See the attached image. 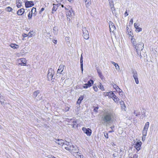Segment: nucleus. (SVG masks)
Wrapping results in <instances>:
<instances>
[{
    "label": "nucleus",
    "instance_id": "1",
    "mask_svg": "<svg viewBox=\"0 0 158 158\" xmlns=\"http://www.w3.org/2000/svg\"><path fill=\"white\" fill-rule=\"evenodd\" d=\"M113 118L112 113L107 111L103 114L102 117V119L104 123L107 124L110 123Z\"/></svg>",
    "mask_w": 158,
    "mask_h": 158
},
{
    "label": "nucleus",
    "instance_id": "2",
    "mask_svg": "<svg viewBox=\"0 0 158 158\" xmlns=\"http://www.w3.org/2000/svg\"><path fill=\"white\" fill-rule=\"evenodd\" d=\"M65 148L72 153H76L77 152V147L76 146L70 145L69 147H65Z\"/></svg>",
    "mask_w": 158,
    "mask_h": 158
},
{
    "label": "nucleus",
    "instance_id": "3",
    "mask_svg": "<svg viewBox=\"0 0 158 158\" xmlns=\"http://www.w3.org/2000/svg\"><path fill=\"white\" fill-rule=\"evenodd\" d=\"M82 31L83 32V36L84 38L86 40H87L89 37V34L88 31L86 30V28L85 27L82 28Z\"/></svg>",
    "mask_w": 158,
    "mask_h": 158
},
{
    "label": "nucleus",
    "instance_id": "4",
    "mask_svg": "<svg viewBox=\"0 0 158 158\" xmlns=\"http://www.w3.org/2000/svg\"><path fill=\"white\" fill-rule=\"evenodd\" d=\"M143 44L142 42L140 43L139 44H137L135 45L137 52L138 50H142L143 48Z\"/></svg>",
    "mask_w": 158,
    "mask_h": 158
},
{
    "label": "nucleus",
    "instance_id": "5",
    "mask_svg": "<svg viewBox=\"0 0 158 158\" xmlns=\"http://www.w3.org/2000/svg\"><path fill=\"white\" fill-rule=\"evenodd\" d=\"M149 125V122H147L146 123L143 130L142 134H143L144 135H147Z\"/></svg>",
    "mask_w": 158,
    "mask_h": 158
},
{
    "label": "nucleus",
    "instance_id": "6",
    "mask_svg": "<svg viewBox=\"0 0 158 158\" xmlns=\"http://www.w3.org/2000/svg\"><path fill=\"white\" fill-rule=\"evenodd\" d=\"M82 130L87 135H91L92 133V131L91 129L89 128H86L85 127H83L82 128Z\"/></svg>",
    "mask_w": 158,
    "mask_h": 158
},
{
    "label": "nucleus",
    "instance_id": "7",
    "mask_svg": "<svg viewBox=\"0 0 158 158\" xmlns=\"http://www.w3.org/2000/svg\"><path fill=\"white\" fill-rule=\"evenodd\" d=\"M109 24L110 31L113 33L114 31L116 30L115 26H114L113 23L111 21L109 22Z\"/></svg>",
    "mask_w": 158,
    "mask_h": 158
},
{
    "label": "nucleus",
    "instance_id": "8",
    "mask_svg": "<svg viewBox=\"0 0 158 158\" xmlns=\"http://www.w3.org/2000/svg\"><path fill=\"white\" fill-rule=\"evenodd\" d=\"M54 70L52 69L49 70V72L48 74V79H52L54 74Z\"/></svg>",
    "mask_w": 158,
    "mask_h": 158
},
{
    "label": "nucleus",
    "instance_id": "9",
    "mask_svg": "<svg viewBox=\"0 0 158 158\" xmlns=\"http://www.w3.org/2000/svg\"><path fill=\"white\" fill-rule=\"evenodd\" d=\"M142 144V143L141 141H138L136 143L134 147L137 151H138L140 149Z\"/></svg>",
    "mask_w": 158,
    "mask_h": 158
},
{
    "label": "nucleus",
    "instance_id": "10",
    "mask_svg": "<svg viewBox=\"0 0 158 158\" xmlns=\"http://www.w3.org/2000/svg\"><path fill=\"white\" fill-rule=\"evenodd\" d=\"M64 66L62 64H60L59 67V68L57 71V73H59L60 74H63V70L64 69Z\"/></svg>",
    "mask_w": 158,
    "mask_h": 158
},
{
    "label": "nucleus",
    "instance_id": "11",
    "mask_svg": "<svg viewBox=\"0 0 158 158\" xmlns=\"http://www.w3.org/2000/svg\"><path fill=\"white\" fill-rule=\"evenodd\" d=\"M34 5V3L33 1H27L25 3V6L27 8L32 7Z\"/></svg>",
    "mask_w": 158,
    "mask_h": 158
},
{
    "label": "nucleus",
    "instance_id": "12",
    "mask_svg": "<svg viewBox=\"0 0 158 158\" xmlns=\"http://www.w3.org/2000/svg\"><path fill=\"white\" fill-rule=\"evenodd\" d=\"M54 141L57 143L61 145H63L64 143V141L62 139H55Z\"/></svg>",
    "mask_w": 158,
    "mask_h": 158
},
{
    "label": "nucleus",
    "instance_id": "13",
    "mask_svg": "<svg viewBox=\"0 0 158 158\" xmlns=\"http://www.w3.org/2000/svg\"><path fill=\"white\" fill-rule=\"evenodd\" d=\"M61 5L60 3H58L57 4H53V7L52 8V13H53L54 12L56 11L58 7Z\"/></svg>",
    "mask_w": 158,
    "mask_h": 158
},
{
    "label": "nucleus",
    "instance_id": "14",
    "mask_svg": "<svg viewBox=\"0 0 158 158\" xmlns=\"http://www.w3.org/2000/svg\"><path fill=\"white\" fill-rule=\"evenodd\" d=\"M109 1V4L111 10H112V13H113V9H114V5L113 4V1L112 0H108Z\"/></svg>",
    "mask_w": 158,
    "mask_h": 158
},
{
    "label": "nucleus",
    "instance_id": "15",
    "mask_svg": "<svg viewBox=\"0 0 158 158\" xmlns=\"http://www.w3.org/2000/svg\"><path fill=\"white\" fill-rule=\"evenodd\" d=\"M139 25L136 23H134V27L136 29L135 31L136 32H138L141 31L142 28L139 27Z\"/></svg>",
    "mask_w": 158,
    "mask_h": 158
},
{
    "label": "nucleus",
    "instance_id": "16",
    "mask_svg": "<svg viewBox=\"0 0 158 158\" xmlns=\"http://www.w3.org/2000/svg\"><path fill=\"white\" fill-rule=\"evenodd\" d=\"M96 69L97 70V72L98 73L99 76L102 79L103 77L101 71L99 69L98 67L96 68Z\"/></svg>",
    "mask_w": 158,
    "mask_h": 158
},
{
    "label": "nucleus",
    "instance_id": "17",
    "mask_svg": "<svg viewBox=\"0 0 158 158\" xmlns=\"http://www.w3.org/2000/svg\"><path fill=\"white\" fill-rule=\"evenodd\" d=\"M25 10L23 8H21L17 12V14L19 15H22L24 12Z\"/></svg>",
    "mask_w": 158,
    "mask_h": 158
},
{
    "label": "nucleus",
    "instance_id": "18",
    "mask_svg": "<svg viewBox=\"0 0 158 158\" xmlns=\"http://www.w3.org/2000/svg\"><path fill=\"white\" fill-rule=\"evenodd\" d=\"M83 57L82 55H81L80 58V63H81V70L82 73H83Z\"/></svg>",
    "mask_w": 158,
    "mask_h": 158
},
{
    "label": "nucleus",
    "instance_id": "19",
    "mask_svg": "<svg viewBox=\"0 0 158 158\" xmlns=\"http://www.w3.org/2000/svg\"><path fill=\"white\" fill-rule=\"evenodd\" d=\"M120 104L121 105V107L122 109L123 110H125V108L126 107L125 106L124 102L123 101L120 102Z\"/></svg>",
    "mask_w": 158,
    "mask_h": 158
},
{
    "label": "nucleus",
    "instance_id": "20",
    "mask_svg": "<svg viewBox=\"0 0 158 158\" xmlns=\"http://www.w3.org/2000/svg\"><path fill=\"white\" fill-rule=\"evenodd\" d=\"M85 2L86 7L89 8L91 4V0H88L87 1H85Z\"/></svg>",
    "mask_w": 158,
    "mask_h": 158
},
{
    "label": "nucleus",
    "instance_id": "21",
    "mask_svg": "<svg viewBox=\"0 0 158 158\" xmlns=\"http://www.w3.org/2000/svg\"><path fill=\"white\" fill-rule=\"evenodd\" d=\"M75 156L76 158H83V155L78 152L75 153Z\"/></svg>",
    "mask_w": 158,
    "mask_h": 158
},
{
    "label": "nucleus",
    "instance_id": "22",
    "mask_svg": "<svg viewBox=\"0 0 158 158\" xmlns=\"http://www.w3.org/2000/svg\"><path fill=\"white\" fill-rule=\"evenodd\" d=\"M113 95L112 98L115 102L118 103L119 100V98L116 95Z\"/></svg>",
    "mask_w": 158,
    "mask_h": 158
},
{
    "label": "nucleus",
    "instance_id": "23",
    "mask_svg": "<svg viewBox=\"0 0 158 158\" xmlns=\"http://www.w3.org/2000/svg\"><path fill=\"white\" fill-rule=\"evenodd\" d=\"M114 95L113 92L112 91L109 92H107L106 93V96H109V97H110L111 98H112L113 97V96H114L113 95Z\"/></svg>",
    "mask_w": 158,
    "mask_h": 158
},
{
    "label": "nucleus",
    "instance_id": "24",
    "mask_svg": "<svg viewBox=\"0 0 158 158\" xmlns=\"http://www.w3.org/2000/svg\"><path fill=\"white\" fill-rule=\"evenodd\" d=\"M133 77L134 78L138 77V74L135 70H133L132 71Z\"/></svg>",
    "mask_w": 158,
    "mask_h": 158
},
{
    "label": "nucleus",
    "instance_id": "25",
    "mask_svg": "<svg viewBox=\"0 0 158 158\" xmlns=\"http://www.w3.org/2000/svg\"><path fill=\"white\" fill-rule=\"evenodd\" d=\"M40 93V91L39 90L35 91L33 94V97L35 98L37 97V95Z\"/></svg>",
    "mask_w": 158,
    "mask_h": 158
},
{
    "label": "nucleus",
    "instance_id": "26",
    "mask_svg": "<svg viewBox=\"0 0 158 158\" xmlns=\"http://www.w3.org/2000/svg\"><path fill=\"white\" fill-rule=\"evenodd\" d=\"M83 99V97L81 96L79 97L77 102V103L79 104H80L81 103V101Z\"/></svg>",
    "mask_w": 158,
    "mask_h": 158
},
{
    "label": "nucleus",
    "instance_id": "27",
    "mask_svg": "<svg viewBox=\"0 0 158 158\" xmlns=\"http://www.w3.org/2000/svg\"><path fill=\"white\" fill-rule=\"evenodd\" d=\"M94 83V81L92 80H90L89 81L88 83H87L88 85H89V87L91 86Z\"/></svg>",
    "mask_w": 158,
    "mask_h": 158
},
{
    "label": "nucleus",
    "instance_id": "28",
    "mask_svg": "<svg viewBox=\"0 0 158 158\" xmlns=\"http://www.w3.org/2000/svg\"><path fill=\"white\" fill-rule=\"evenodd\" d=\"M10 46L11 48H12L14 49H17L19 47L18 45H16V44H11L10 45Z\"/></svg>",
    "mask_w": 158,
    "mask_h": 158
},
{
    "label": "nucleus",
    "instance_id": "29",
    "mask_svg": "<svg viewBox=\"0 0 158 158\" xmlns=\"http://www.w3.org/2000/svg\"><path fill=\"white\" fill-rule=\"evenodd\" d=\"M99 88L102 90H104V88L103 85H102V84L100 83L99 85L98 86Z\"/></svg>",
    "mask_w": 158,
    "mask_h": 158
},
{
    "label": "nucleus",
    "instance_id": "30",
    "mask_svg": "<svg viewBox=\"0 0 158 158\" xmlns=\"http://www.w3.org/2000/svg\"><path fill=\"white\" fill-rule=\"evenodd\" d=\"M71 143L69 142H68L67 141H64V144L67 145L66 147H69V146L71 145Z\"/></svg>",
    "mask_w": 158,
    "mask_h": 158
},
{
    "label": "nucleus",
    "instance_id": "31",
    "mask_svg": "<svg viewBox=\"0 0 158 158\" xmlns=\"http://www.w3.org/2000/svg\"><path fill=\"white\" fill-rule=\"evenodd\" d=\"M13 9L10 6L6 7V10L8 12L11 11Z\"/></svg>",
    "mask_w": 158,
    "mask_h": 158
},
{
    "label": "nucleus",
    "instance_id": "32",
    "mask_svg": "<svg viewBox=\"0 0 158 158\" xmlns=\"http://www.w3.org/2000/svg\"><path fill=\"white\" fill-rule=\"evenodd\" d=\"M117 91H118L119 92V94L120 95V93H121L122 92V90L119 88L118 86V88L117 87V88L115 89Z\"/></svg>",
    "mask_w": 158,
    "mask_h": 158
},
{
    "label": "nucleus",
    "instance_id": "33",
    "mask_svg": "<svg viewBox=\"0 0 158 158\" xmlns=\"http://www.w3.org/2000/svg\"><path fill=\"white\" fill-rule=\"evenodd\" d=\"M31 14H35V12H36V8L33 7L32 9L31 10Z\"/></svg>",
    "mask_w": 158,
    "mask_h": 158
},
{
    "label": "nucleus",
    "instance_id": "34",
    "mask_svg": "<svg viewBox=\"0 0 158 158\" xmlns=\"http://www.w3.org/2000/svg\"><path fill=\"white\" fill-rule=\"evenodd\" d=\"M83 87L84 89H87L88 87H89V85H88L86 83L84 84L83 86Z\"/></svg>",
    "mask_w": 158,
    "mask_h": 158
},
{
    "label": "nucleus",
    "instance_id": "35",
    "mask_svg": "<svg viewBox=\"0 0 158 158\" xmlns=\"http://www.w3.org/2000/svg\"><path fill=\"white\" fill-rule=\"evenodd\" d=\"M134 78L135 80L136 83L137 84H138L139 83V81L138 77L135 78Z\"/></svg>",
    "mask_w": 158,
    "mask_h": 158
},
{
    "label": "nucleus",
    "instance_id": "36",
    "mask_svg": "<svg viewBox=\"0 0 158 158\" xmlns=\"http://www.w3.org/2000/svg\"><path fill=\"white\" fill-rule=\"evenodd\" d=\"M93 88L94 91L97 92L98 91V88L96 86H95L94 85L93 87Z\"/></svg>",
    "mask_w": 158,
    "mask_h": 158
},
{
    "label": "nucleus",
    "instance_id": "37",
    "mask_svg": "<svg viewBox=\"0 0 158 158\" xmlns=\"http://www.w3.org/2000/svg\"><path fill=\"white\" fill-rule=\"evenodd\" d=\"M118 155V153L117 152H115L113 154V156L114 157H115L116 156H117Z\"/></svg>",
    "mask_w": 158,
    "mask_h": 158
},
{
    "label": "nucleus",
    "instance_id": "38",
    "mask_svg": "<svg viewBox=\"0 0 158 158\" xmlns=\"http://www.w3.org/2000/svg\"><path fill=\"white\" fill-rule=\"evenodd\" d=\"M147 135H144L143 134V136L142 137V140L143 141H144L145 139V137Z\"/></svg>",
    "mask_w": 158,
    "mask_h": 158
},
{
    "label": "nucleus",
    "instance_id": "39",
    "mask_svg": "<svg viewBox=\"0 0 158 158\" xmlns=\"http://www.w3.org/2000/svg\"><path fill=\"white\" fill-rule=\"evenodd\" d=\"M114 66L115 67L116 69L117 70L119 69V67L117 64H116Z\"/></svg>",
    "mask_w": 158,
    "mask_h": 158
},
{
    "label": "nucleus",
    "instance_id": "40",
    "mask_svg": "<svg viewBox=\"0 0 158 158\" xmlns=\"http://www.w3.org/2000/svg\"><path fill=\"white\" fill-rule=\"evenodd\" d=\"M48 158H56L55 157L51 155H49L48 156Z\"/></svg>",
    "mask_w": 158,
    "mask_h": 158
},
{
    "label": "nucleus",
    "instance_id": "41",
    "mask_svg": "<svg viewBox=\"0 0 158 158\" xmlns=\"http://www.w3.org/2000/svg\"><path fill=\"white\" fill-rule=\"evenodd\" d=\"M104 136L107 139L108 138V134L107 133H104Z\"/></svg>",
    "mask_w": 158,
    "mask_h": 158
},
{
    "label": "nucleus",
    "instance_id": "42",
    "mask_svg": "<svg viewBox=\"0 0 158 158\" xmlns=\"http://www.w3.org/2000/svg\"><path fill=\"white\" fill-rule=\"evenodd\" d=\"M69 107L68 106H67L65 107V110L66 111H69Z\"/></svg>",
    "mask_w": 158,
    "mask_h": 158
},
{
    "label": "nucleus",
    "instance_id": "43",
    "mask_svg": "<svg viewBox=\"0 0 158 158\" xmlns=\"http://www.w3.org/2000/svg\"><path fill=\"white\" fill-rule=\"evenodd\" d=\"M133 19H131L129 22V24H132L133 23Z\"/></svg>",
    "mask_w": 158,
    "mask_h": 158
},
{
    "label": "nucleus",
    "instance_id": "44",
    "mask_svg": "<svg viewBox=\"0 0 158 158\" xmlns=\"http://www.w3.org/2000/svg\"><path fill=\"white\" fill-rule=\"evenodd\" d=\"M113 87L115 89H116L117 87L118 88V86L117 85L115 84H114L113 85Z\"/></svg>",
    "mask_w": 158,
    "mask_h": 158
},
{
    "label": "nucleus",
    "instance_id": "45",
    "mask_svg": "<svg viewBox=\"0 0 158 158\" xmlns=\"http://www.w3.org/2000/svg\"><path fill=\"white\" fill-rule=\"evenodd\" d=\"M32 15V14L31 15L30 13H29V14L28 15V19H31V18Z\"/></svg>",
    "mask_w": 158,
    "mask_h": 158
},
{
    "label": "nucleus",
    "instance_id": "46",
    "mask_svg": "<svg viewBox=\"0 0 158 158\" xmlns=\"http://www.w3.org/2000/svg\"><path fill=\"white\" fill-rule=\"evenodd\" d=\"M133 157L134 158H137L138 157V155L136 154H135L133 155Z\"/></svg>",
    "mask_w": 158,
    "mask_h": 158
},
{
    "label": "nucleus",
    "instance_id": "47",
    "mask_svg": "<svg viewBox=\"0 0 158 158\" xmlns=\"http://www.w3.org/2000/svg\"><path fill=\"white\" fill-rule=\"evenodd\" d=\"M25 64H26L25 63H24L23 62L21 63H19V64H20L21 66H24V65H25Z\"/></svg>",
    "mask_w": 158,
    "mask_h": 158
},
{
    "label": "nucleus",
    "instance_id": "48",
    "mask_svg": "<svg viewBox=\"0 0 158 158\" xmlns=\"http://www.w3.org/2000/svg\"><path fill=\"white\" fill-rule=\"evenodd\" d=\"M22 36H23V37H25L28 36V35L27 34L24 33L22 35Z\"/></svg>",
    "mask_w": 158,
    "mask_h": 158
},
{
    "label": "nucleus",
    "instance_id": "49",
    "mask_svg": "<svg viewBox=\"0 0 158 158\" xmlns=\"http://www.w3.org/2000/svg\"><path fill=\"white\" fill-rule=\"evenodd\" d=\"M98 107H96L95 108H94V111L95 112H97V111H98Z\"/></svg>",
    "mask_w": 158,
    "mask_h": 158
},
{
    "label": "nucleus",
    "instance_id": "50",
    "mask_svg": "<svg viewBox=\"0 0 158 158\" xmlns=\"http://www.w3.org/2000/svg\"><path fill=\"white\" fill-rule=\"evenodd\" d=\"M52 41L53 43L55 44H56L57 43V40H52Z\"/></svg>",
    "mask_w": 158,
    "mask_h": 158
},
{
    "label": "nucleus",
    "instance_id": "51",
    "mask_svg": "<svg viewBox=\"0 0 158 158\" xmlns=\"http://www.w3.org/2000/svg\"><path fill=\"white\" fill-rule=\"evenodd\" d=\"M128 34L130 35H131V34H132L131 31H128Z\"/></svg>",
    "mask_w": 158,
    "mask_h": 158
},
{
    "label": "nucleus",
    "instance_id": "52",
    "mask_svg": "<svg viewBox=\"0 0 158 158\" xmlns=\"http://www.w3.org/2000/svg\"><path fill=\"white\" fill-rule=\"evenodd\" d=\"M17 2H18L19 4H21V2L20 0H16Z\"/></svg>",
    "mask_w": 158,
    "mask_h": 158
},
{
    "label": "nucleus",
    "instance_id": "53",
    "mask_svg": "<svg viewBox=\"0 0 158 158\" xmlns=\"http://www.w3.org/2000/svg\"><path fill=\"white\" fill-rule=\"evenodd\" d=\"M128 15V14L127 13V11H126V12H125V14H124V15L126 17V16H127Z\"/></svg>",
    "mask_w": 158,
    "mask_h": 158
},
{
    "label": "nucleus",
    "instance_id": "54",
    "mask_svg": "<svg viewBox=\"0 0 158 158\" xmlns=\"http://www.w3.org/2000/svg\"><path fill=\"white\" fill-rule=\"evenodd\" d=\"M69 13H70V14H69V15H72V12H73V10H70L69 11Z\"/></svg>",
    "mask_w": 158,
    "mask_h": 158
},
{
    "label": "nucleus",
    "instance_id": "55",
    "mask_svg": "<svg viewBox=\"0 0 158 158\" xmlns=\"http://www.w3.org/2000/svg\"><path fill=\"white\" fill-rule=\"evenodd\" d=\"M73 127H77V125H76V124L75 123H73Z\"/></svg>",
    "mask_w": 158,
    "mask_h": 158
},
{
    "label": "nucleus",
    "instance_id": "56",
    "mask_svg": "<svg viewBox=\"0 0 158 158\" xmlns=\"http://www.w3.org/2000/svg\"><path fill=\"white\" fill-rule=\"evenodd\" d=\"M31 35L32 34H31L30 32H29L27 35L28 36L29 35L30 36H31Z\"/></svg>",
    "mask_w": 158,
    "mask_h": 158
},
{
    "label": "nucleus",
    "instance_id": "57",
    "mask_svg": "<svg viewBox=\"0 0 158 158\" xmlns=\"http://www.w3.org/2000/svg\"><path fill=\"white\" fill-rule=\"evenodd\" d=\"M139 113H136V114H135V115L136 116H139Z\"/></svg>",
    "mask_w": 158,
    "mask_h": 158
},
{
    "label": "nucleus",
    "instance_id": "58",
    "mask_svg": "<svg viewBox=\"0 0 158 158\" xmlns=\"http://www.w3.org/2000/svg\"><path fill=\"white\" fill-rule=\"evenodd\" d=\"M111 63L113 64L114 65H115L116 64L115 62H113V61L111 62Z\"/></svg>",
    "mask_w": 158,
    "mask_h": 158
},
{
    "label": "nucleus",
    "instance_id": "59",
    "mask_svg": "<svg viewBox=\"0 0 158 158\" xmlns=\"http://www.w3.org/2000/svg\"><path fill=\"white\" fill-rule=\"evenodd\" d=\"M44 10V9L43 8H42L41 9L40 11H42Z\"/></svg>",
    "mask_w": 158,
    "mask_h": 158
},
{
    "label": "nucleus",
    "instance_id": "60",
    "mask_svg": "<svg viewBox=\"0 0 158 158\" xmlns=\"http://www.w3.org/2000/svg\"><path fill=\"white\" fill-rule=\"evenodd\" d=\"M20 5H17V6L18 7V8H20Z\"/></svg>",
    "mask_w": 158,
    "mask_h": 158
},
{
    "label": "nucleus",
    "instance_id": "61",
    "mask_svg": "<svg viewBox=\"0 0 158 158\" xmlns=\"http://www.w3.org/2000/svg\"><path fill=\"white\" fill-rule=\"evenodd\" d=\"M114 10H115V9H114H114H113V14L115 12V11H114Z\"/></svg>",
    "mask_w": 158,
    "mask_h": 158
},
{
    "label": "nucleus",
    "instance_id": "62",
    "mask_svg": "<svg viewBox=\"0 0 158 158\" xmlns=\"http://www.w3.org/2000/svg\"><path fill=\"white\" fill-rule=\"evenodd\" d=\"M68 1L69 2H71L72 1V0H68Z\"/></svg>",
    "mask_w": 158,
    "mask_h": 158
},
{
    "label": "nucleus",
    "instance_id": "63",
    "mask_svg": "<svg viewBox=\"0 0 158 158\" xmlns=\"http://www.w3.org/2000/svg\"><path fill=\"white\" fill-rule=\"evenodd\" d=\"M61 6L62 7H64V5H61Z\"/></svg>",
    "mask_w": 158,
    "mask_h": 158
},
{
    "label": "nucleus",
    "instance_id": "64",
    "mask_svg": "<svg viewBox=\"0 0 158 158\" xmlns=\"http://www.w3.org/2000/svg\"><path fill=\"white\" fill-rule=\"evenodd\" d=\"M133 40V39L132 38L131 39V41L132 42H134V40Z\"/></svg>",
    "mask_w": 158,
    "mask_h": 158
}]
</instances>
